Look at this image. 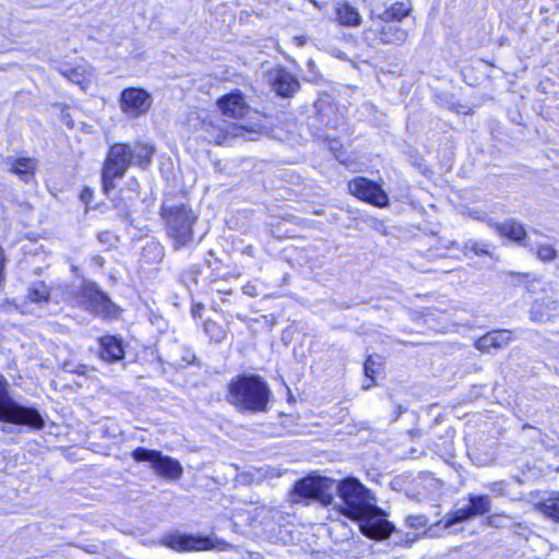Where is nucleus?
Listing matches in <instances>:
<instances>
[{"label":"nucleus","instance_id":"nucleus-33","mask_svg":"<svg viewBox=\"0 0 559 559\" xmlns=\"http://www.w3.org/2000/svg\"><path fill=\"white\" fill-rule=\"evenodd\" d=\"M542 307V304L539 302H535L533 305V308H532V318L534 320H538V321H545L546 319L544 318V314L543 313H539V308Z\"/></svg>","mask_w":559,"mask_h":559},{"label":"nucleus","instance_id":"nucleus-35","mask_svg":"<svg viewBox=\"0 0 559 559\" xmlns=\"http://www.w3.org/2000/svg\"><path fill=\"white\" fill-rule=\"evenodd\" d=\"M202 310H203V305H201V304L194 305L191 309L192 316L201 317Z\"/></svg>","mask_w":559,"mask_h":559},{"label":"nucleus","instance_id":"nucleus-2","mask_svg":"<svg viewBox=\"0 0 559 559\" xmlns=\"http://www.w3.org/2000/svg\"><path fill=\"white\" fill-rule=\"evenodd\" d=\"M154 147L143 143H116L106 156L102 169V182L105 192L115 188L114 180L124 176L131 165L145 167L150 165Z\"/></svg>","mask_w":559,"mask_h":559},{"label":"nucleus","instance_id":"nucleus-16","mask_svg":"<svg viewBox=\"0 0 559 559\" xmlns=\"http://www.w3.org/2000/svg\"><path fill=\"white\" fill-rule=\"evenodd\" d=\"M185 283L189 286L190 284H194L195 286H201L210 294H230V289L226 288L223 281L218 278V275L213 276H202V272L195 266H192L188 271H186L182 275Z\"/></svg>","mask_w":559,"mask_h":559},{"label":"nucleus","instance_id":"nucleus-38","mask_svg":"<svg viewBox=\"0 0 559 559\" xmlns=\"http://www.w3.org/2000/svg\"><path fill=\"white\" fill-rule=\"evenodd\" d=\"M316 109H317V112L319 115H322L323 111H324V107H325V103L324 102H319L314 105Z\"/></svg>","mask_w":559,"mask_h":559},{"label":"nucleus","instance_id":"nucleus-6","mask_svg":"<svg viewBox=\"0 0 559 559\" xmlns=\"http://www.w3.org/2000/svg\"><path fill=\"white\" fill-rule=\"evenodd\" d=\"M163 544L175 551L224 550L226 542L215 536L170 533L163 537Z\"/></svg>","mask_w":559,"mask_h":559},{"label":"nucleus","instance_id":"nucleus-30","mask_svg":"<svg viewBox=\"0 0 559 559\" xmlns=\"http://www.w3.org/2000/svg\"><path fill=\"white\" fill-rule=\"evenodd\" d=\"M486 487L495 495L506 496L508 483L506 480H499V481L490 483V484L486 485Z\"/></svg>","mask_w":559,"mask_h":559},{"label":"nucleus","instance_id":"nucleus-18","mask_svg":"<svg viewBox=\"0 0 559 559\" xmlns=\"http://www.w3.org/2000/svg\"><path fill=\"white\" fill-rule=\"evenodd\" d=\"M8 170L16 175L23 182L28 183L35 177L37 160L25 156H9L4 160Z\"/></svg>","mask_w":559,"mask_h":559},{"label":"nucleus","instance_id":"nucleus-42","mask_svg":"<svg viewBox=\"0 0 559 559\" xmlns=\"http://www.w3.org/2000/svg\"><path fill=\"white\" fill-rule=\"evenodd\" d=\"M258 510H260L261 513L265 512L264 508L254 507V511H258Z\"/></svg>","mask_w":559,"mask_h":559},{"label":"nucleus","instance_id":"nucleus-8","mask_svg":"<svg viewBox=\"0 0 559 559\" xmlns=\"http://www.w3.org/2000/svg\"><path fill=\"white\" fill-rule=\"evenodd\" d=\"M491 509V499L488 495H468V503L456 508L452 513L445 516L440 523L444 528H450L456 523L469 521L476 516L488 513Z\"/></svg>","mask_w":559,"mask_h":559},{"label":"nucleus","instance_id":"nucleus-36","mask_svg":"<svg viewBox=\"0 0 559 559\" xmlns=\"http://www.w3.org/2000/svg\"><path fill=\"white\" fill-rule=\"evenodd\" d=\"M415 540V536L409 537V534H406V539L400 538L399 540H395V544H405L406 546L411 545Z\"/></svg>","mask_w":559,"mask_h":559},{"label":"nucleus","instance_id":"nucleus-17","mask_svg":"<svg viewBox=\"0 0 559 559\" xmlns=\"http://www.w3.org/2000/svg\"><path fill=\"white\" fill-rule=\"evenodd\" d=\"M412 11V5L408 0L396 1L394 3H384L383 8L374 7L370 12V21L378 22H401L404 17L408 16Z\"/></svg>","mask_w":559,"mask_h":559},{"label":"nucleus","instance_id":"nucleus-37","mask_svg":"<svg viewBox=\"0 0 559 559\" xmlns=\"http://www.w3.org/2000/svg\"><path fill=\"white\" fill-rule=\"evenodd\" d=\"M76 365L74 362H64L63 365V369L68 372H73V370L75 369Z\"/></svg>","mask_w":559,"mask_h":559},{"label":"nucleus","instance_id":"nucleus-29","mask_svg":"<svg viewBox=\"0 0 559 559\" xmlns=\"http://www.w3.org/2000/svg\"><path fill=\"white\" fill-rule=\"evenodd\" d=\"M429 521L426 515L417 514V515H408L406 518V525L411 528L420 530L425 528L428 525Z\"/></svg>","mask_w":559,"mask_h":559},{"label":"nucleus","instance_id":"nucleus-39","mask_svg":"<svg viewBox=\"0 0 559 559\" xmlns=\"http://www.w3.org/2000/svg\"><path fill=\"white\" fill-rule=\"evenodd\" d=\"M471 216L474 217L475 219H480L481 221V219L485 218L486 214L485 213L476 212V213H471Z\"/></svg>","mask_w":559,"mask_h":559},{"label":"nucleus","instance_id":"nucleus-13","mask_svg":"<svg viewBox=\"0 0 559 559\" xmlns=\"http://www.w3.org/2000/svg\"><path fill=\"white\" fill-rule=\"evenodd\" d=\"M269 82L273 92L283 98H290L300 90V83L297 76L284 67L272 69L269 72Z\"/></svg>","mask_w":559,"mask_h":559},{"label":"nucleus","instance_id":"nucleus-41","mask_svg":"<svg viewBox=\"0 0 559 559\" xmlns=\"http://www.w3.org/2000/svg\"><path fill=\"white\" fill-rule=\"evenodd\" d=\"M308 67L310 69H313L314 68V62L312 60L308 61Z\"/></svg>","mask_w":559,"mask_h":559},{"label":"nucleus","instance_id":"nucleus-27","mask_svg":"<svg viewBox=\"0 0 559 559\" xmlns=\"http://www.w3.org/2000/svg\"><path fill=\"white\" fill-rule=\"evenodd\" d=\"M381 357L380 356H368L364 364V372L367 379L370 380V383L364 385V389H369L372 386L374 382V376L378 373L381 367Z\"/></svg>","mask_w":559,"mask_h":559},{"label":"nucleus","instance_id":"nucleus-40","mask_svg":"<svg viewBox=\"0 0 559 559\" xmlns=\"http://www.w3.org/2000/svg\"><path fill=\"white\" fill-rule=\"evenodd\" d=\"M247 559H263L259 552H249Z\"/></svg>","mask_w":559,"mask_h":559},{"label":"nucleus","instance_id":"nucleus-28","mask_svg":"<svg viewBox=\"0 0 559 559\" xmlns=\"http://www.w3.org/2000/svg\"><path fill=\"white\" fill-rule=\"evenodd\" d=\"M28 298L34 302L47 301L49 298V289L46 284L37 283L28 290Z\"/></svg>","mask_w":559,"mask_h":559},{"label":"nucleus","instance_id":"nucleus-21","mask_svg":"<svg viewBox=\"0 0 559 559\" xmlns=\"http://www.w3.org/2000/svg\"><path fill=\"white\" fill-rule=\"evenodd\" d=\"M100 352L99 356L103 360L114 362L121 360L124 357V350L120 338L116 336H104L99 340Z\"/></svg>","mask_w":559,"mask_h":559},{"label":"nucleus","instance_id":"nucleus-43","mask_svg":"<svg viewBox=\"0 0 559 559\" xmlns=\"http://www.w3.org/2000/svg\"><path fill=\"white\" fill-rule=\"evenodd\" d=\"M525 428H531V426L528 424H526L523 426V429H525Z\"/></svg>","mask_w":559,"mask_h":559},{"label":"nucleus","instance_id":"nucleus-3","mask_svg":"<svg viewBox=\"0 0 559 559\" xmlns=\"http://www.w3.org/2000/svg\"><path fill=\"white\" fill-rule=\"evenodd\" d=\"M159 215L175 251L193 247L195 243L194 225L198 222V215L189 205L163 203Z\"/></svg>","mask_w":559,"mask_h":559},{"label":"nucleus","instance_id":"nucleus-25","mask_svg":"<svg viewBox=\"0 0 559 559\" xmlns=\"http://www.w3.org/2000/svg\"><path fill=\"white\" fill-rule=\"evenodd\" d=\"M486 524L490 527L507 528L518 527L521 523L515 521L512 516L506 515L504 513H493L486 516Z\"/></svg>","mask_w":559,"mask_h":559},{"label":"nucleus","instance_id":"nucleus-7","mask_svg":"<svg viewBox=\"0 0 559 559\" xmlns=\"http://www.w3.org/2000/svg\"><path fill=\"white\" fill-rule=\"evenodd\" d=\"M132 457L138 462H150L158 476L175 480L182 475L180 463L170 456L163 455L159 451L139 447L132 452Z\"/></svg>","mask_w":559,"mask_h":559},{"label":"nucleus","instance_id":"nucleus-4","mask_svg":"<svg viewBox=\"0 0 559 559\" xmlns=\"http://www.w3.org/2000/svg\"><path fill=\"white\" fill-rule=\"evenodd\" d=\"M9 388V382L0 374V420L41 429L44 419L39 412L34 407H27L14 401L10 395Z\"/></svg>","mask_w":559,"mask_h":559},{"label":"nucleus","instance_id":"nucleus-5","mask_svg":"<svg viewBox=\"0 0 559 559\" xmlns=\"http://www.w3.org/2000/svg\"><path fill=\"white\" fill-rule=\"evenodd\" d=\"M70 302L96 314H109L114 304L94 283L83 281L68 293Z\"/></svg>","mask_w":559,"mask_h":559},{"label":"nucleus","instance_id":"nucleus-45","mask_svg":"<svg viewBox=\"0 0 559 559\" xmlns=\"http://www.w3.org/2000/svg\"><path fill=\"white\" fill-rule=\"evenodd\" d=\"M246 254H250L249 247H247Z\"/></svg>","mask_w":559,"mask_h":559},{"label":"nucleus","instance_id":"nucleus-10","mask_svg":"<svg viewBox=\"0 0 559 559\" xmlns=\"http://www.w3.org/2000/svg\"><path fill=\"white\" fill-rule=\"evenodd\" d=\"M152 95L140 87L124 88L119 98L121 111L130 118H138L145 115L152 107Z\"/></svg>","mask_w":559,"mask_h":559},{"label":"nucleus","instance_id":"nucleus-20","mask_svg":"<svg viewBox=\"0 0 559 559\" xmlns=\"http://www.w3.org/2000/svg\"><path fill=\"white\" fill-rule=\"evenodd\" d=\"M225 117L241 118L245 114V99L240 92L228 94L218 100Z\"/></svg>","mask_w":559,"mask_h":559},{"label":"nucleus","instance_id":"nucleus-9","mask_svg":"<svg viewBox=\"0 0 559 559\" xmlns=\"http://www.w3.org/2000/svg\"><path fill=\"white\" fill-rule=\"evenodd\" d=\"M359 523L360 532L371 539H385L395 530L394 525L384 519L381 510L377 506L355 519Z\"/></svg>","mask_w":559,"mask_h":559},{"label":"nucleus","instance_id":"nucleus-1","mask_svg":"<svg viewBox=\"0 0 559 559\" xmlns=\"http://www.w3.org/2000/svg\"><path fill=\"white\" fill-rule=\"evenodd\" d=\"M334 492L341 503L334 506L345 516L355 520L373 506L374 498L370 490L357 478L347 477L335 481L328 477L309 475L294 485L292 501L295 503L308 502L309 500L320 502L322 506L334 503Z\"/></svg>","mask_w":559,"mask_h":559},{"label":"nucleus","instance_id":"nucleus-24","mask_svg":"<svg viewBox=\"0 0 559 559\" xmlns=\"http://www.w3.org/2000/svg\"><path fill=\"white\" fill-rule=\"evenodd\" d=\"M227 401L238 407L239 411L245 409V374H239L229 384Z\"/></svg>","mask_w":559,"mask_h":559},{"label":"nucleus","instance_id":"nucleus-15","mask_svg":"<svg viewBox=\"0 0 559 559\" xmlns=\"http://www.w3.org/2000/svg\"><path fill=\"white\" fill-rule=\"evenodd\" d=\"M397 23L371 21V26L366 33H373L384 45H402L406 41L408 32Z\"/></svg>","mask_w":559,"mask_h":559},{"label":"nucleus","instance_id":"nucleus-23","mask_svg":"<svg viewBox=\"0 0 559 559\" xmlns=\"http://www.w3.org/2000/svg\"><path fill=\"white\" fill-rule=\"evenodd\" d=\"M495 228L499 233V235L518 242L524 240L526 236V231L523 225L513 219L507 221L501 224L496 223Z\"/></svg>","mask_w":559,"mask_h":559},{"label":"nucleus","instance_id":"nucleus-46","mask_svg":"<svg viewBox=\"0 0 559 559\" xmlns=\"http://www.w3.org/2000/svg\"><path fill=\"white\" fill-rule=\"evenodd\" d=\"M246 294H247V295H248V294H251V293L249 292V287H248V286H247Z\"/></svg>","mask_w":559,"mask_h":559},{"label":"nucleus","instance_id":"nucleus-19","mask_svg":"<svg viewBox=\"0 0 559 559\" xmlns=\"http://www.w3.org/2000/svg\"><path fill=\"white\" fill-rule=\"evenodd\" d=\"M512 340V332L509 330H493L475 342V347L483 352L489 353L490 349H500L507 346Z\"/></svg>","mask_w":559,"mask_h":559},{"label":"nucleus","instance_id":"nucleus-12","mask_svg":"<svg viewBox=\"0 0 559 559\" xmlns=\"http://www.w3.org/2000/svg\"><path fill=\"white\" fill-rule=\"evenodd\" d=\"M272 392L267 383L257 376H247V412L266 413Z\"/></svg>","mask_w":559,"mask_h":559},{"label":"nucleus","instance_id":"nucleus-32","mask_svg":"<svg viewBox=\"0 0 559 559\" xmlns=\"http://www.w3.org/2000/svg\"><path fill=\"white\" fill-rule=\"evenodd\" d=\"M466 247L469 248L477 255L488 254V250L486 249V245H480V243H477L475 241L474 242L471 241V245H467Z\"/></svg>","mask_w":559,"mask_h":559},{"label":"nucleus","instance_id":"nucleus-11","mask_svg":"<svg viewBox=\"0 0 559 559\" xmlns=\"http://www.w3.org/2000/svg\"><path fill=\"white\" fill-rule=\"evenodd\" d=\"M348 191L356 198L379 207L389 204V197L381 186L365 177H356L350 180Z\"/></svg>","mask_w":559,"mask_h":559},{"label":"nucleus","instance_id":"nucleus-44","mask_svg":"<svg viewBox=\"0 0 559 559\" xmlns=\"http://www.w3.org/2000/svg\"><path fill=\"white\" fill-rule=\"evenodd\" d=\"M211 326V323H206L205 324V329L209 330V328Z\"/></svg>","mask_w":559,"mask_h":559},{"label":"nucleus","instance_id":"nucleus-22","mask_svg":"<svg viewBox=\"0 0 559 559\" xmlns=\"http://www.w3.org/2000/svg\"><path fill=\"white\" fill-rule=\"evenodd\" d=\"M336 19L345 26H358L361 23L358 10L346 1L336 3Z\"/></svg>","mask_w":559,"mask_h":559},{"label":"nucleus","instance_id":"nucleus-34","mask_svg":"<svg viewBox=\"0 0 559 559\" xmlns=\"http://www.w3.org/2000/svg\"><path fill=\"white\" fill-rule=\"evenodd\" d=\"M88 367L86 365H76L73 373L85 376L88 372Z\"/></svg>","mask_w":559,"mask_h":559},{"label":"nucleus","instance_id":"nucleus-26","mask_svg":"<svg viewBox=\"0 0 559 559\" xmlns=\"http://www.w3.org/2000/svg\"><path fill=\"white\" fill-rule=\"evenodd\" d=\"M538 507L545 516L559 522V493L545 499Z\"/></svg>","mask_w":559,"mask_h":559},{"label":"nucleus","instance_id":"nucleus-14","mask_svg":"<svg viewBox=\"0 0 559 559\" xmlns=\"http://www.w3.org/2000/svg\"><path fill=\"white\" fill-rule=\"evenodd\" d=\"M274 117L247 106V141H255L261 136H272Z\"/></svg>","mask_w":559,"mask_h":559},{"label":"nucleus","instance_id":"nucleus-31","mask_svg":"<svg viewBox=\"0 0 559 559\" xmlns=\"http://www.w3.org/2000/svg\"><path fill=\"white\" fill-rule=\"evenodd\" d=\"M537 257L543 261H551L556 257V250L549 245L540 246Z\"/></svg>","mask_w":559,"mask_h":559}]
</instances>
